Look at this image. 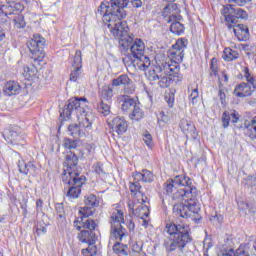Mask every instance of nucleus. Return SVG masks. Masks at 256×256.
<instances>
[{
    "label": "nucleus",
    "mask_w": 256,
    "mask_h": 256,
    "mask_svg": "<svg viewBox=\"0 0 256 256\" xmlns=\"http://www.w3.org/2000/svg\"><path fill=\"white\" fill-rule=\"evenodd\" d=\"M222 80V87L225 85V83H229V76L225 72H221V75H218V82L219 85H221V80Z\"/></svg>",
    "instance_id": "3c124183"
},
{
    "label": "nucleus",
    "mask_w": 256,
    "mask_h": 256,
    "mask_svg": "<svg viewBox=\"0 0 256 256\" xmlns=\"http://www.w3.org/2000/svg\"><path fill=\"white\" fill-rule=\"evenodd\" d=\"M84 203L86 207H99V201L97 199V196H95L94 194L86 195L84 198Z\"/></svg>",
    "instance_id": "f704fd0d"
},
{
    "label": "nucleus",
    "mask_w": 256,
    "mask_h": 256,
    "mask_svg": "<svg viewBox=\"0 0 256 256\" xmlns=\"http://www.w3.org/2000/svg\"><path fill=\"white\" fill-rule=\"evenodd\" d=\"M18 169L20 173H23L24 175H29V173H35V165L31 162H28L26 164L23 160L18 161Z\"/></svg>",
    "instance_id": "bb28decb"
},
{
    "label": "nucleus",
    "mask_w": 256,
    "mask_h": 256,
    "mask_svg": "<svg viewBox=\"0 0 256 256\" xmlns=\"http://www.w3.org/2000/svg\"><path fill=\"white\" fill-rule=\"evenodd\" d=\"M238 207L239 209H242V211H247V209H249V203L240 201L238 202Z\"/></svg>",
    "instance_id": "4d7b16f0"
},
{
    "label": "nucleus",
    "mask_w": 256,
    "mask_h": 256,
    "mask_svg": "<svg viewBox=\"0 0 256 256\" xmlns=\"http://www.w3.org/2000/svg\"><path fill=\"white\" fill-rule=\"evenodd\" d=\"M36 209H37V211H39V209L40 210L43 209V201L41 199H38L36 201Z\"/></svg>",
    "instance_id": "69168bd1"
},
{
    "label": "nucleus",
    "mask_w": 256,
    "mask_h": 256,
    "mask_svg": "<svg viewBox=\"0 0 256 256\" xmlns=\"http://www.w3.org/2000/svg\"><path fill=\"white\" fill-rule=\"evenodd\" d=\"M45 233H47V228L45 226L38 224L37 228H36V234L37 235H45Z\"/></svg>",
    "instance_id": "5fc2aeb1"
},
{
    "label": "nucleus",
    "mask_w": 256,
    "mask_h": 256,
    "mask_svg": "<svg viewBox=\"0 0 256 256\" xmlns=\"http://www.w3.org/2000/svg\"><path fill=\"white\" fill-rule=\"evenodd\" d=\"M219 255H222V256H235V250H233V248H230L229 250H226L225 252H220Z\"/></svg>",
    "instance_id": "bf43d9fd"
},
{
    "label": "nucleus",
    "mask_w": 256,
    "mask_h": 256,
    "mask_svg": "<svg viewBox=\"0 0 256 256\" xmlns=\"http://www.w3.org/2000/svg\"><path fill=\"white\" fill-rule=\"evenodd\" d=\"M125 218L123 216V211L116 210L111 215V237L116 239V241H123L127 237V230L123 228L121 223H124Z\"/></svg>",
    "instance_id": "f8f14e48"
},
{
    "label": "nucleus",
    "mask_w": 256,
    "mask_h": 256,
    "mask_svg": "<svg viewBox=\"0 0 256 256\" xmlns=\"http://www.w3.org/2000/svg\"><path fill=\"white\" fill-rule=\"evenodd\" d=\"M135 181H142L143 183H153L154 176L153 172L149 170H142V172H134L132 174Z\"/></svg>",
    "instance_id": "4be33fe9"
},
{
    "label": "nucleus",
    "mask_w": 256,
    "mask_h": 256,
    "mask_svg": "<svg viewBox=\"0 0 256 256\" xmlns=\"http://www.w3.org/2000/svg\"><path fill=\"white\" fill-rule=\"evenodd\" d=\"M251 0H228V3H236V5H239V7H243L244 5H247Z\"/></svg>",
    "instance_id": "864d4df0"
},
{
    "label": "nucleus",
    "mask_w": 256,
    "mask_h": 256,
    "mask_svg": "<svg viewBox=\"0 0 256 256\" xmlns=\"http://www.w3.org/2000/svg\"><path fill=\"white\" fill-rule=\"evenodd\" d=\"M222 57L225 61H235L239 59V52L231 48H225Z\"/></svg>",
    "instance_id": "2f4dec72"
},
{
    "label": "nucleus",
    "mask_w": 256,
    "mask_h": 256,
    "mask_svg": "<svg viewBox=\"0 0 256 256\" xmlns=\"http://www.w3.org/2000/svg\"><path fill=\"white\" fill-rule=\"evenodd\" d=\"M129 207L132 209L133 215H135V217H149V200L148 202L134 200V204L132 206L129 205Z\"/></svg>",
    "instance_id": "a211bd4d"
},
{
    "label": "nucleus",
    "mask_w": 256,
    "mask_h": 256,
    "mask_svg": "<svg viewBox=\"0 0 256 256\" xmlns=\"http://www.w3.org/2000/svg\"><path fill=\"white\" fill-rule=\"evenodd\" d=\"M129 229L131 230H133V229H135V224L134 223H130V225H129Z\"/></svg>",
    "instance_id": "774afa93"
},
{
    "label": "nucleus",
    "mask_w": 256,
    "mask_h": 256,
    "mask_svg": "<svg viewBox=\"0 0 256 256\" xmlns=\"http://www.w3.org/2000/svg\"><path fill=\"white\" fill-rule=\"evenodd\" d=\"M234 256H251L249 255V251H247V247L240 245V247L234 253Z\"/></svg>",
    "instance_id": "49530a36"
},
{
    "label": "nucleus",
    "mask_w": 256,
    "mask_h": 256,
    "mask_svg": "<svg viewBox=\"0 0 256 256\" xmlns=\"http://www.w3.org/2000/svg\"><path fill=\"white\" fill-rule=\"evenodd\" d=\"M95 173H97V175H103L105 174V171L103 170V165L97 163L95 166Z\"/></svg>",
    "instance_id": "6e6d98bb"
},
{
    "label": "nucleus",
    "mask_w": 256,
    "mask_h": 256,
    "mask_svg": "<svg viewBox=\"0 0 256 256\" xmlns=\"http://www.w3.org/2000/svg\"><path fill=\"white\" fill-rule=\"evenodd\" d=\"M83 64V58L81 57V50H77L73 59V67H82Z\"/></svg>",
    "instance_id": "a19ab883"
},
{
    "label": "nucleus",
    "mask_w": 256,
    "mask_h": 256,
    "mask_svg": "<svg viewBox=\"0 0 256 256\" xmlns=\"http://www.w3.org/2000/svg\"><path fill=\"white\" fill-rule=\"evenodd\" d=\"M175 11V4H168L162 11L163 17L166 18L167 23H172L170 25V31L174 35H181L185 31V26L179 22L181 16L173 14Z\"/></svg>",
    "instance_id": "ddd939ff"
},
{
    "label": "nucleus",
    "mask_w": 256,
    "mask_h": 256,
    "mask_svg": "<svg viewBox=\"0 0 256 256\" xmlns=\"http://www.w3.org/2000/svg\"><path fill=\"white\" fill-rule=\"evenodd\" d=\"M71 115H75L78 119L80 128L85 134L86 129H91L93 121L91 113L87 112V98H70L64 109L60 110L62 119H71Z\"/></svg>",
    "instance_id": "20e7f679"
},
{
    "label": "nucleus",
    "mask_w": 256,
    "mask_h": 256,
    "mask_svg": "<svg viewBox=\"0 0 256 256\" xmlns=\"http://www.w3.org/2000/svg\"><path fill=\"white\" fill-rule=\"evenodd\" d=\"M187 45H189L187 39H178L168 54L169 61L163 62L161 65H156L149 70V81H154L158 83L159 87L162 89H167V87L171 85L172 80L170 77H176L179 75V71H181L179 63L183 62Z\"/></svg>",
    "instance_id": "f03ea898"
},
{
    "label": "nucleus",
    "mask_w": 256,
    "mask_h": 256,
    "mask_svg": "<svg viewBox=\"0 0 256 256\" xmlns=\"http://www.w3.org/2000/svg\"><path fill=\"white\" fill-rule=\"evenodd\" d=\"M248 210H249L250 213H252V215H255V213H256V203L252 202L251 204H249Z\"/></svg>",
    "instance_id": "e2e57ef3"
},
{
    "label": "nucleus",
    "mask_w": 256,
    "mask_h": 256,
    "mask_svg": "<svg viewBox=\"0 0 256 256\" xmlns=\"http://www.w3.org/2000/svg\"><path fill=\"white\" fill-rule=\"evenodd\" d=\"M231 117H233V123H239V112L235 110L224 111L222 114V127H224V129H227V127H229Z\"/></svg>",
    "instance_id": "412c9836"
},
{
    "label": "nucleus",
    "mask_w": 256,
    "mask_h": 256,
    "mask_svg": "<svg viewBox=\"0 0 256 256\" xmlns=\"http://www.w3.org/2000/svg\"><path fill=\"white\" fill-rule=\"evenodd\" d=\"M139 223L142 225V227H144L145 229H147V227H149V220H147V217H143L139 219Z\"/></svg>",
    "instance_id": "052dcab7"
},
{
    "label": "nucleus",
    "mask_w": 256,
    "mask_h": 256,
    "mask_svg": "<svg viewBox=\"0 0 256 256\" xmlns=\"http://www.w3.org/2000/svg\"><path fill=\"white\" fill-rule=\"evenodd\" d=\"M114 37L119 40V49L125 56L124 61L128 59L140 71H147L151 67V60L145 56V42L129 35L127 23H123V26L115 32Z\"/></svg>",
    "instance_id": "7ed1b4c3"
},
{
    "label": "nucleus",
    "mask_w": 256,
    "mask_h": 256,
    "mask_svg": "<svg viewBox=\"0 0 256 256\" xmlns=\"http://www.w3.org/2000/svg\"><path fill=\"white\" fill-rule=\"evenodd\" d=\"M244 77L246 78V82H242L236 85L234 89V95L243 99L245 97H251L253 95V91H256V78L249 72L248 67L243 68Z\"/></svg>",
    "instance_id": "1a4fd4ad"
},
{
    "label": "nucleus",
    "mask_w": 256,
    "mask_h": 256,
    "mask_svg": "<svg viewBox=\"0 0 256 256\" xmlns=\"http://www.w3.org/2000/svg\"><path fill=\"white\" fill-rule=\"evenodd\" d=\"M14 27L16 29H25L27 23L25 22V17L21 14H18L14 17Z\"/></svg>",
    "instance_id": "c9c22d12"
},
{
    "label": "nucleus",
    "mask_w": 256,
    "mask_h": 256,
    "mask_svg": "<svg viewBox=\"0 0 256 256\" xmlns=\"http://www.w3.org/2000/svg\"><path fill=\"white\" fill-rule=\"evenodd\" d=\"M142 139L145 145L148 147V149H153V136H151V133H149V131H145L142 134Z\"/></svg>",
    "instance_id": "e433bc0d"
},
{
    "label": "nucleus",
    "mask_w": 256,
    "mask_h": 256,
    "mask_svg": "<svg viewBox=\"0 0 256 256\" xmlns=\"http://www.w3.org/2000/svg\"><path fill=\"white\" fill-rule=\"evenodd\" d=\"M131 111L132 113H130L129 117L133 121H141V119L145 117V112L142 111L141 107H139V104H136Z\"/></svg>",
    "instance_id": "c85d7f7f"
},
{
    "label": "nucleus",
    "mask_w": 256,
    "mask_h": 256,
    "mask_svg": "<svg viewBox=\"0 0 256 256\" xmlns=\"http://www.w3.org/2000/svg\"><path fill=\"white\" fill-rule=\"evenodd\" d=\"M130 3L135 7L136 9H139V7H143V1L141 0H130Z\"/></svg>",
    "instance_id": "13d9d810"
},
{
    "label": "nucleus",
    "mask_w": 256,
    "mask_h": 256,
    "mask_svg": "<svg viewBox=\"0 0 256 256\" xmlns=\"http://www.w3.org/2000/svg\"><path fill=\"white\" fill-rule=\"evenodd\" d=\"M244 129L256 132V116H254L251 120H244Z\"/></svg>",
    "instance_id": "ea45409f"
},
{
    "label": "nucleus",
    "mask_w": 256,
    "mask_h": 256,
    "mask_svg": "<svg viewBox=\"0 0 256 256\" xmlns=\"http://www.w3.org/2000/svg\"><path fill=\"white\" fill-rule=\"evenodd\" d=\"M113 251L114 253H116V255H123V256L129 255V247H127V245H124L120 242H116L113 245Z\"/></svg>",
    "instance_id": "473e14b6"
},
{
    "label": "nucleus",
    "mask_w": 256,
    "mask_h": 256,
    "mask_svg": "<svg viewBox=\"0 0 256 256\" xmlns=\"http://www.w3.org/2000/svg\"><path fill=\"white\" fill-rule=\"evenodd\" d=\"M211 223H213V225H219V223H221V220L219 219L218 215H214L210 218Z\"/></svg>",
    "instance_id": "680f3d73"
},
{
    "label": "nucleus",
    "mask_w": 256,
    "mask_h": 256,
    "mask_svg": "<svg viewBox=\"0 0 256 256\" xmlns=\"http://www.w3.org/2000/svg\"><path fill=\"white\" fill-rule=\"evenodd\" d=\"M178 189L172 195L174 201H184V203L174 204L173 213L176 217H182L183 219H192L195 223H199L202 217L199 212L201 211V204L197 197L199 192L197 188L193 186L191 178L187 176H176L174 178Z\"/></svg>",
    "instance_id": "f257e3e1"
},
{
    "label": "nucleus",
    "mask_w": 256,
    "mask_h": 256,
    "mask_svg": "<svg viewBox=\"0 0 256 256\" xmlns=\"http://www.w3.org/2000/svg\"><path fill=\"white\" fill-rule=\"evenodd\" d=\"M111 87H123V95H133L135 93V83H133V80L127 74H121L117 78L112 79Z\"/></svg>",
    "instance_id": "2eb2a0df"
},
{
    "label": "nucleus",
    "mask_w": 256,
    "mask_h": 256,
    "mask_svg": "<svg viewBox=\"0 0 256 256\" xmlns=\"http://www.w3.org/2000/svg\"><path fill=\"white\" fill-rule=\"evenodd\" d=\"M221 14L228 29H232L238 41H247L249 39V28L243 24H237L239 19H247V12L243 8L235 7L232 4L223 6Z\"/></svg>",
    "instance_id": "39448f33"
},
{
    "label": "nucleus",
    "mask_w": 256,
    "mask_h": 256,
    "mask_svg": "<svg viewBox=\"0 0 256 256\" xmlns=\"http://www.w3.org/2000/svg\"><path fill=\"white\" fill-rule=\"evenodd\" d=\"M210 77H219V67L217 66V60L213 58L210 63Z\"/></svg>",
    "instance_id": "4c0bfd02"
},
{
    "label": "nucleus",
    "mask_w": 256,
    "mask_h": 256,
    "mask_svg": "<svg viewBox=\"0 0 256 256\" xmlns=\"http://www.w3.org/2000/svg\"><path fill=\"white\" fill-rule=\"evenodd\" d=\"M191 229L187 224H167L166 232L170 234V237L164 241V247L168 253H171L177 249L183 251L188 243H191V236L189 232Z\"/></svg>",
    "instance_id": "423d86ee"
},
{
    "label": "nucleus",
    "mask_w": 256,
    "mask_h": 256,
    "mask_svg": "<svg viewBox=\"0 0 256 256\" xmlns=\"http://www.w3.org/2000/svg\"><path fill=\"white\" fill-rule=\"evenodd\" d=\"M142 189L143 186H141L140 181H137L135 178H133V181L130 182V193L132 197L136 198L134 201H142V203H148L149 198L145 196Z\"/></svg>",
    "instance_id": "f3484780"
},
{
    "label": "nucleus",
    "mask_w": 256,
    "mask_h": 256,
    "mask_svg": "<svg viewBox=\"0 0 256 256\" xmlns=\"http://www.w3.org/2000/svg\"><path fill=\"white\" fill-rule=\"evenodd\" d=\"M12 7L14 9V15H20L19 13H21V11L25 9V6H23V4L19 2H15L14 4H12Z\"/></svg>",
    "instance_id": "09e8293b"
},
{
    "label": "nucleus",
    "mask_w": 256,
    "mask_h": 256,
    "mask_svg": "<svg viewBox=\"0 0 256 256\" xmlns=\"http://www.w3.org/2000/svg\"><path fill=\"white\" fill-rule=\"evenodd\" d=\"M74 227L77 231H81L78 233L77 238L81 243H87L89 246L86 249L82 250L83 256H95L97 255V234H95V229H97V222L93 219H86L83 222V219L74 220Z\"/></svg>",
    "instance_id": "0eeeda50"
},
{
    "label": "nucleus",
    "mask_w": 256,
    "mask_h": 256,
    "mask_svg": "<svg viewBox=\"0 0 256 256\" xmlns=\"http://www.w3.org/2000/svg\"><path fill=\"white\" fill-rule=\"evenodd\" d=\"M129 95L131 94H120L117 96L118 103H122L121 110L123 113H129L137 105V101Z\"/></svg>",
    "instance_id": "6ab92c4d"
},
{
    "label": "nucleus",
    "mask_w": 256,
    "mask_h": 256,
    "mask_svg": "<svg viewBox=\"0 0 256 256\" xmlns=\"http://www.w3.org/2000/svg\"><path fill=\"white\" fill-rule=\"evenodd\" d=\"M8 15H15V8L9 2L0 5V23H6Z\"/></svg>",
    "instance_id": "5701e85b"
},
{
    "label": "nucleus",
    "mask_w": 256,
    "mask_h": 256,
    "mask_svg": "<svg viewBox=\"0 0 256 256\" xmlns=\"http://www.w3.org/2000/svg\"><path fill=\"white\" fill-rule=\"evenodd\" d=\"M188 91H191L189 99L192 101V105H195V100L199 97V89L189 86Z\"/></svg>",
    "instance_id": "37998d69"
},
{
    "label": "nucleus",
    "mask_w": 256,
    "mask_h": 256,
    "mask_svg": "<svg viewBox=\"0 0 256 256\" xmlns=\"http://www.w3.org/2000/svg\"><path fill=\"white\" fill-rule=\"evenodd\" d=\"M111 8L116 7L117 4L119 5L120 8L125 9L127 5H129V0H111Z\"/></svg>",
    "instance_id": "a18cd8bd"
},
{
    "label": "nucleus",
    "mask_w": 256,
    "mask_h": 256,
    "mask_svg": "<svg viewBox=\"0 0 256 256\" xmlns=\"http://www.w3.org/2000/svg\"><path fill=\"white\" fill-rule=\"evenodd\" d=\"M5 141L11 145H21V128L18 126H10L6 128L2 133Z\"/></svg>",
    "instance_id": "dca6fc26"
},
{
    "label": "nucleus",
    "mask_w": 256,
    "mask_h": 256,
    "mask_svg": "<svg viewBox=\"0 0 256 256\" xmlns=\"http://www.w3.org/2000/svg\"><path fill=\"white\" fill-rule=\"evenodd\" d=\"M79 217H77L75 219V221H79L80 219H82V223H85V219H87L88 217H91V215H93V210L91 207L89 206H85L79 209Z\"/></svg>",
    "instance_id": "72a5a7b5"
},
{
    "label": "nucleus",
    "mask_w": 256,
    "mask_h": 256,
    "mask_svg": "<svg viewBox=\"0 0 256 256\" xmlns=\"http://www.w3.org/2000/svg\"><path fill=\"white\" fill-rule=\"evenodd\" d=\"M112 5L111 0H109L108 5L102 3L98 7L97 15L102 17L103 23H108V29L115 35V32L117 33V31L123 27V23H127L126 21H123V19L127 17V12L125 9L119 7L118 4H116V6Z\"/></svg>",
    "instance_id": "6e6552de"
},
{
    "label": "nucleus",
    "mask_w": 256,
    "mask_h": 256,
    "mask_svg": "<svg viewBox=\"0 0 256 256\" xmlns=\"http://www.w3.org/2000/svg\"><path fill=\"white\" fill-rule=\"evenodd\" d=\"M165 101L170 106L173 107V103H175V94L174 93H168L165 95Z\"/></svg>",
    "instance_id": "8fccbe9b"
},
{
    "label": "nucleus",
    "mask_w": 256,
    "mask_h": 256,
    "mask_svg": "<svg viewBox=\"0 0 256 256\" xmlns=\"http://www.w3.org/2000/svg\"><path fill=\"white\" fill-rule=\"evenodd\" d=\"M37 74V67L35 64L24 67V77H35Z\"/></svg>",
    "instance_id": "58836bf2"
},
{
    "label": "nucleus",
    "mask_w": 256,
    "mask_h": 256,
    "mask_svg": "<svg viewBox=\"0 0 256 256\" xmlns=\"http://www.w3.org/2000/svg\"><path fill=\"white\" fill-rule=\"evenodd\" d=\"M99 99L100 101L111 103L113 99V87L103 86L102 89L99 91Z\"/></svg>",
    "instance_id": "393cba45"
},
{
    "label": "nucleus",
    "mask_w": 256,
    "mask_h": 256,
    "mask_svg": "<svg viewBox=\"0 0 256 256\" xmlns=\"http://www.w3.org/2000/svg\"><path fill=\"white\" fill-rule=\"evenodd\" d=\"M98 113L103 115L104 117H107L109 113H111V102H104L100 100V102L97 105Z\"/></svg>",
    "instance_id": "7c9ffc66"
},
{
    "label": "nucleus",
    "mask_w": 256,
    "mask_h": 256,
    "mask_svg": "<svg viewBox=\"0 0 256 256\" xmlns=\"http://www.w3.org/2000/svg\"><path fill=\"white\" fill-rule=\"evenodd\" d=\"M180 128L185 135H191L192 137L193 135H195V131H197V128H195V124L187 119L181 120Z\"/></svg>",
    "instance_id": "a878e982"
},
{
    "label": "nucleus",
    "mask_w": 256,
    "mask_h": 256,
    "mask_svg": "<svg viewBox=\"0 0 256 256\" xmlns=\"http://www.w3.org/2000/svg\"><path fill=\"white\" fill-rule=\"evenodd\" d=\"M68 135H71L74 139H78V137H83L85 133L83 132V128H81L80 124H70L68 126Z\"/></svg>",
    "instance_id": "cd10ccee"
},
{
    "label": "nucleus",
    "mask_w": 256,
    "mask_h": 256,
    "mask_svg": "<svg viewBox=\"0 0 256 256\" xmlns=\"http://www.w3.org/2000/svg\"><path fill=\"white\" fill-rule=\"evenodd\" d=\"M86 178L84 175L81 176H72L68 181H62L65 185L70 186L66 196L69 199H79V195H81V187L85 185Z\"/></svg>",
    "instance_id": "4468645a"
},
{
    "label": "nucleus",
    "mask_w": 256,
    "mask_h": 256,
    "mask_svg": "<svg viewBox=\"0 0 256 256\" xmlns=\"http://www.w3.org/2000/svg\"><path fill=\"white\" fill-rule=\"evenodd\" d=\"M177 189H179V186L175 183V179H169L164 183V190L167 195H175V193H177Z\"/></svg>",
    "instance_id": "c756f323"
},
{
    "label": "nucleus",
    "mask_w": 256,
    "mask_h": 256,
    "mask_svg": "<svg viewBox=\"0 0 256 256\" xmlns=\"http://www.w3.org/2000/svg\"><path fill=\"white\" fill-rule=\"evenodd\" d=\"M225 91H227V89L225 87H223V80L220 78V85H219V97L222 100V103L225 101L227 95L225 94Z\"/></svg>",
    "instance_id": "de8ad7c7"
},
{
    "label": "nucleus",
    "mask_w": 256,
    "mask_h": 256,
    "mask_svg": "<svg viewBox=\"0 0 256 256\" xmlns=\"http://www.w3.org/2000/svg\"><path fill=\"white\" fill-rule=\"evenodd\" d=\"M81 75V66L74 67V70L70 73V81H77Z\"/></svg>",
    "instance_id": "c03bdc74"
},
{
    "label": "nucleus",
    "mask_w": 256,
    "mask_h": 256,
    "mask_svg": "<svg viewBox=\"0 0 256 256\" xmlns=\"http://www.w3.org/2000/svg\"><path fill=\"white\" fill-rule=\"evenodd\" d=\"M79 157L73 153L69 152L65 156L64 160V170L62 173V181H69L72 177H81V167L78 166Z\"/></svg>",
    "instance_id": "9d476101"
},
{
    "label": "nucleus",
    "mask_w": 256,
    "mask_h": 256,
    "mask_svg": "<svg viewBox=\"0 0 256 256\" xmlns=\"http://www.w3.org/2000/svg\"><path fill=\"white\" fill-rule=\"evenodd\" d=\"M3 23H0V41L5 39V28L2 27Z\"/></svg>",
    "instance_id": "0e129e2a"
},
{
    "label": "nucleus",
    "mask_w": 256,
    "mask_h": 256,
    "mask_svg": "<svg viewBox=\"0 0 256 256\" xmlns=\"http://www.w3.org/2000/svg\"><path fill=\"white\" fill-rule=\"evenodd\" d=\"M3 91L5 95L8 97H11V95H17L21 91V86L18 82L15 81H9L4 85Z\"/></svg>",
    "instance_id": "b1692460"
},
{
    "label": "nucleus",
    "mask_w": 256,
    "mask_h": 256,
    "mask_svg": "<svg viewBox=\"0 0 256 256\" xmlns=\"http://www.w3.org/2000/svg\"><path fill=\"white\" fill-rule=\"evenodd\" d=\"M18 0H6V3L15 4Z\"/></svg>",
    "instance_id": "338daca9"
},
{
    "label": "nucleus",
    "mask_w": 256,
    "mask_h": 256,
    "mask_svg": "<svg viewBox=\"0 0 256 256\" xmlns=\"http://www.w3.org/2000/svg\"><path fill=\"white\" fill-rule=\"evenodd\" d=\"M27 47L30 53L35 55L34 65H42L43 59H45V52L43 51V47H45V38L39 34H34L33 37L28 40Z\"/></svg>",
    "instance_id": "9b49d317"
},
{
    "label": "nucleus",
    "mask_w": 256,
    "mask_h": 256,
    "mask_svg": "<svg viewBox=\"0 0 256 256\" xmlns=\"http://www.w3.org/2000/svg\"><path fill=\"white\" fill-rule=\"evenodd\" d=\"M127 120L123 117H115L112 119L110 122V129L114 131V133H117V135H123L124 133L127 132Z\"/></svg>",
    "instance_id": "aec40b11"
},
{
    "label": "nucleus",
    "mask_w": 256,
    "mask_h": 256,
    "mask_svg": "<svg viewBox=\"0 0 256 256\" xmlns=\"http://www.w3.org/2000/svg\"><path fill=\"white\" fill-rule=\"evenodd\" d=\"M142 249H143V245L141 243L134 242L132 244V251H133V253H141Z\"/></svg>",
    "instance_id": "603ef678"
},
{
    "label": "nucleus",
    "mask_w": 256,
    "mask_h": 256,
    "mask_svg": "<svg viewBox=\"0 0 256 256\" xmlns=\"http://www.w3.org/2000/svg\"><path fill=\"white\" fill-rule=\"evenodd\" d=\"M63 147L66 149H76L77 148V140L65 138L63 140Z\"/></svg>",
    "instance_id": "79ce46f5"
}]
</instances>
